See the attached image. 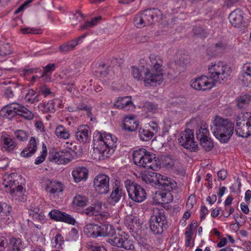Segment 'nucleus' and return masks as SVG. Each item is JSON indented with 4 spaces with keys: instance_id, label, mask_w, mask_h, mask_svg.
<instances>
[{
    "instance_id": "nucleus-36",
    "label": "nucleus",
    "mask_w": 251,
    "mask_h": 251,
    "mask_svg": "<svg viewBox=\"0 0 251 251\" xmlns=\"http://www.w3.org/2000/svg\"><path fill=\"white\" fill-rule=\"evenodd\" d=\"M85 247L89 251H107L104 246L99 245L98 243L94 242L86 243Z\"/></svg>"
},
{
    "instance_id": "nucleus-29",
    "label": "nucleus",
    "mask_w": 251,
    "mask_h": 251,
    "mask_svg": "<svg viewBox=\"0 0 251 251\" xmlns=\"http://www.w3.org/2000/svg\"><path fill=\"white\" fill-rule=\"evenodd\" d=\"M242 74V81L244 84L247 86L251 85V63H247L243 65Z\"/></svg>"
},
{
    "instance_id": "nucleus-46",
    "label": "nucleus",
    "mask_w": 251,
    "mask_h": 251,
    "mask_svg": "<svg viewBox=\"0 0 251 251\" xmlns=\"http://www.w3.org/2000/svg\"><path fill=\"white\" fill-rule=\"evenodd\" d=\"M83 20V16L79 11H76L72 18V22L74 25H76Z\"/></svg>"
},
{
    "instance_id": "nucleus-21",
    "label": "nucleus",
    "mask_w": 251,
    "mask_h": 251,
    "mask_svg": "<svg viewBox=\"0 0 251 251\" xmlns=\"http://www.w3.org/2000/svg\"><path fill=\"white\" fill-rule=\"evenodd\" d=\"M230 24L234 27H239L243 22V13L239 9L232 11L228 17Z\"/></svg>"
},
{
    "instance_id": "nucleus-8",
    "label": "nucleus",
    "mask_w": 251,
    "mask_h": 251,
    "mask_svg": "<svg viewBox=\"0 0 251 251\" xmlns=\"http://www.w3.org/2000/svg\"><path fill=\"white\" fill-rule=\"evenodd\" d=\"M235 132L242 137L251 135V116L248 113H241L236 117Z\"/></svg>"
},
{
    "instance_id": "nucleus-62",
    "label": "nucleus",
    "mask_w": 251,
    "mask_h": 251,
    "mask_svg": "<svg viewBox=\"0 0 251 251\" xmlns=\"http://www.w3.org/2000/svg\"><path fill=\"white\" fill-rule=\"evenodd\" d=\"M239 0H225L224 5L227 7L233 5L237 3Z\"/></svg>"
},
{
    "instance_id": "nucleus-9",
    "label": "nucleus",
    "mask_w": 251,
    "mask_h": 251,
    "mask_svg": "<svg viewBox=\"0 0 251 251\" xmlns=\"http://www.w3.org/2000/svg\"><path fill=\"white\" fill-rule=\"evenodd\" d=\"M125 184L129 197L132 201L141 202L146 200L147 196L146 191L140 185L130 180H126L125 181Z\"/></svg>"
},
{
    "instance_id": "nucleus-45",
    "label": "nucleus",
    "mask_w": 251,
    "mask_h": 251,
    "mask_svg": "<svg viewBox=\"0 0 251 251\" xmlns=\"http://www.w3.org/2000/svg\"><path fill=\"white\" fill-rule=\"evenodd\" d=\"M16 138L21 141H24L27 140V135L26 133L21 130H19L15 132Z\"/></svg>"
},
{
    "instance_id": "nucleus-18",
    "label": "nucleus",
    "mask_w": 251,
    "mask_h": 251,
    "mask_svg": "<svg viewBox=\"0 0 251 251\" xmlns=\"http://www.w3.org/2000/svg\"><path fill=\"white\" fill-rule=\"evenodd\" d=\"M124 194L122 186L119 181H116L113 187L112 192L108 198L109 202L115 204L118 202Z\"/></svg>"
},
{
    "instance_id": "nucleus-30",
    "label": "nucleus",
    "mask_w": 251,
    "mask_h": 251,
    "mask_svg": "<svg viewBox=\"0 0 251 251\" xmlns=\"http://www.w3.org/2000/svg\"><path fill=\"white\" fill-rule=\"evenodd\" d=\"M168 226L165 225H161L155 222V220H152L150 219V227L151 231L153 234L158 235L162 234L168 228Z\"/></svg>"
},
{
    "instance_id": "nucleus-3",
    "label": "nucleus",
    "mask_w": 251,
    "mask_h": 251,
    "mask_svg": "<svg viewBox=\"0 0 251 251\" xmlns=\"http://www.w3.org/2000/svg\"><path fill=\"white\" fill-rule=\"evenodd\" d=\"M117 140L115 136L105 132H99L94 135V148L100 153V159H105L113 153Z\"/></svg>"
},
{
    "instance_id": "nucleus-6",
    "label": "nucleus",
    "mask_w": 251,
    "mask_h": 251,
    "mask_svg": "<svg viewBox=\"0 0 251 251\" xmlns=\"http://www.w3.org/2000/svg\"><path fill=\"white\" fill-rule=\"evenodd\" d=\"M160 11L157 9H147L137 14L133 20L134 24L137 28L150 26L158 19Z\"/></svg>"
},
{
    "instance_id": "nucleus-5",
    "label": "nucleus",
    "mask_w": 251,
    "mask_h": 251,
    "mask_svg": "<svg viewBox=\"0 0 251 251\" xmlns=\"http://www.w3.org/2000/svg\"><path fill=\"white\" fill-rule=\"evenodd\" d=\"M133 160L135 164L140 167L153 170H157L160 168V161L156 158L155 155L144 148L134 151Z\"/></svg>"
},
{
    "instance_id": "nucleus-38",
    "label": "nucleus",
    "mask_w": 251,
    "mask_h": 251,
    "mask_svg": "<svg viewBox=\"0 0 251 251\" xmlns=\"http://www.w3.org/2000/svg\"><path fill=\"white\" fill-rule=\"evenodd\" d=\"M176 64L182 68H186L190 63V58L185 55H181L175 61Z\"/></svg>"
},
{
    "instance_id": "nucleus-28",
    "label": "nucleus",
    "mask_w": 251,
    "mask_h": 251,
    "mask_svg": "<svg viewBox=\"0 0 251 251\" xmlns=\"http://www.w3.org/2000/svg\"><path fill=\"white\" fill-rule=\"evenodd\" d=\"M114 106L118 108L129 110L133 107V103L130 97H125L119 98L114 103Z\"/></svg>"
},
{
    "instance_id": "nucleus-44",
    "label": "nucleus",
    "mask_w": 251,
    "mask_h": 251,
    "mask_svg": "<svg viewBox=\"0 0 251 251\" xmlns=\"http://www.w3.org/2000/svg\"><path fill=\"white\" fill-rule=\"evenodd\" d=\"M11 46L9 44H5L0 46V55L5 56L11 54Z\"/></svg>"
},
{
    "instance_id": "nucleus-32",
    "label": "nucleus",
    "mask_w": 251,
    "mask_h": 251,
    "mask_svg": "<svg viewBox=\"0 0 251 251\" xmlns=\"http://www.w3.org/2000/svg\"><path fill=\"white\" fill-rule=\"evenodd\" d=\"M98 231L99 237L113 235L115 232L112 226L108 225H99Z\"/></svg>"
},
{
    "instance_id": "nucleus-25",
    "label": "nucleus",
    "mask_w": 251,
    "mask_h": 251,
    "mask_svg": "<svg viewBox=\"0 0 251 251\" xmlns=\"http://www.w3.org/2000/svg\"><path fill=\"white\" fill-rule=\"evenodd\" d=\"M72 175L74 181L78 183L87 179L88 171L85 167H77L73 171Z\"/></svg>"
},
{
    "instance_id": "nucleus-42",
    "label": "nucleus",
    "mask_w": 251,
    "mask_h": 251,
    "mask_svg": "<svg viewBox=\"0 0 251 251\" xmlns=\"http://www.w3.org/2000/svg\"><path fill=\"white\" fill-rule=\"evenodd\" d=\"M90 207L92 208V212L93 215L95 216L100 215L102 210V204L100 202H96L94 204H92Z\"/></svg>"
},
{
    "instance_id": "nucleus-4",
    "label": "nucleus",
    "mask_w": 251,
    "mask_h": 251,
    "mask_svg": "<svg viewBox=\"0 0 251 251\" xmlns=\"http://www.w3.org/2000/svg\"><path fill=\"white\" fill-rule=\"evenodd\" d=\"M234 129L233 124L227 119L217 116L213 122L211 130L221 142L226 143L231 137Z\"/></svg>"
},
{
    "instance_id": "nucleus-63",
    "label": "nucleus",
    "mask_w": 251,
    "mask_h": 251,
    "mask_svg": "<svg viewBox=\"0 0 251 251\" xmlns=\"http://www.w3.org/2000/svg\"><path fill=\"white\" fill-rule=\"evenodd\" d=\"M217 200V196L213 194L211 196H208L206 198L207 201L211 205L213 204Z\"/></svg>"
},
{
    "instance_id": "nucleus-22",
    "label": "nucleus",
    "mask_w": 251,
    "mask_h": 251,
    "mask_svg": "<svg viewBox=\"0 0 251 251\" xmlns=\"http://www.w3.org/2000/svg\"><path fill=\"white\" fill-rule=\"evenodd\" d=\"M151 220H155V222L157 221V223L168 226L165 210L163 208H154Z\"/></svg>"
},
{
    "instance_id": "nucleus-60",
    "label": "nucleus",
    "mask_w": 251,
    "mask_h": 251,
    "mask_svg": "<svg viewBox=\"0 0 251 251\" xmlns=\"http://www.w3.org/2000/svg\"><path fill=\"white\" fill-rule=\"evenodd\" d=\"M149 126L155 133L157 132L160 128L158 124L154 121L151 122L149 123Z\"/></svg>"
},
{
    "instance_id": "nucleus-41",
    "label": "nucleus",
    "mask_w": 251,
    "mask_h": 251,
    "mask_svg": "<svg viewBox=\"0 0 251 251\" xmlns=\"http://www.w3.org/2000/svg\"><path fill=\"white\" fill-rule=\"evenodd\" d=\"M154 133L149 130L143 129L139 131V137L143 141H148L153 136Z\"/></svg>"
},
{
    "instance_id": "nucleus-51",
    "label": "nucleus",
    "mask_w": 251,
    "mask_h": 251,
    "mask_svg": "<svg viewBox=\"0 0 251 251\" xmlns=\"http://www.w3.org/2000/svg\"><path fill=\"white\" fill-rule=\"evenodd\" d=\"M197 223L196 222L191 223L186 228L185 233H189V235H193L194 231L195 230V228L197 226Z\"/></svg>"
},
{
    "instance_id": "nucleus-13",
    "label": "nucleus",
    "mask_w": 251,
    "mask_h": 251,
    "mask_svg": "<svg viewBox=\"0 0 251 251\" xmlns=\"http://www.w3.org/2000/svg\"><path fill=\"white\" fill-rule=\"evenodd\" d=\"M107 242L113 246L122 248L125 250H128L134 248L132 241L120 234L112 236L107 239Z\"/></svg>"
},
{
    "instance_id": "nucleus-34",
    "label": "nucleus",
    "mask_w": 251,
    "mask_h": 251,
    "mask_svg": "<svg viewBox=\"0 0 251 251\" xmlns=\"http://www.w3.org/2000/svg\"><path fill=\"white\" fill-rule=\"evenodd\" d=\"M88 202V198L85 196L80 195H78L75 197L73 201L74 205L78 207H84L86 206Z\"/></svg>"
},
{
    "instance_id": "nucleus-11",
    "label": "nucleus",
    "mask_w": 251,
    "mask_h": 251,
    "mask_svg": "<svg viewBox=\"0 0 251 251\" xmlns=\"http://www.w3.org/2000/svg\"><path fill=\"white\" fill-rule=\"evenodd\" d=\"M180 145L191 151L196 152L198 151L199 147L194 141V132L193 130L187 129L182 131L180 137L178 139Z\"/></svg>"
},
{
    "instance_id": "nucleus-33",
    "label": "nucleus",
    "mask_w": 251,
    "mask_h": 251,
    "mask_svg": "<svg viewBox=\"0 0 251 251\" xmlns=\"http://www.w3.org/2000/svg\"><path fill=\"white\" fill-rule=\"evenodd\" d=\"M55 135L59 138L69 139L70 134L66 128L62 125L58 126L55 129Z\"/></svg>"
},
{
    "instance_id": "nucleus-43",
    "label": "nucleus",
    "mask_w": 251,
    "mask_h": 251,
    "mask_svg": "<svg viewBox=\"0 0 251 251\" xmlns=\"http://www.w3.org/2000/svg\"><path fill=\"white\" fill-rule=\"evenodd\" d=\"M56 66L54 63L48 64L43 68V72L41 75V77L47 76L48 74L52 73L55 69Z\"/></svg>"
},
{
    "instance_id": "nucleus-19",
    "label": "nucleus",
    "mask_w": 251,
    "mask_h": 251,
    "mask_svg": "<svg viewBox=\"0 0 251 251\" xmlns=\"http://www.w3.org/2000/svg\"><path fill=\"white\" fill-rule=\"evenodd\" d=\"M84 34L77 38L62 44L59 47V50L63 52H68L75 49V47L82 42V40L86 37Z\"/></svg>"
},
{
    "instance_id": "nucleus-14",
    "label": "nucleus",
    "mask_w": 251,
    "mask_h": 251,
    "mask_svg": "<svg viewBox=\"0 0 251 251\" xmlns=\"http://www.w3.org/2000/svg\"><path fill=\"white\" fill-rule=\"evenodd\" d=\"M49 215L50 219L55 221L64 222L72 225L75 223V219L71 215L57 210H51Z\"/></svg>"
},
{
    "instance_id": "nucleus-10",
    "label": "nucleus",
    "mask_w": 251,
    "mask_h": 251,
    "mask_svg": "<svg viewBox=\"0 0 251 251\" xmlns=\"http://www.w3.org/2000/svg\"><path fill=\"white\" fill-rule=\"evenodd\" d=\"M156 187H157L159 189L168 192V193L162 192L160 194L161 198L163 199L162 201L164 202H169L168 201L165 200L166 197H170L171 198L170 200L172 201V196L169 192L176 189V183L174 180L160 174V177L158 178Z\"/></svg>"
},
{
    "instance_id": "nucleus-23",
    "label": "nucleus",
    "mask_w": 251,
    "mask_h": 251,
    "mask_svg": "<svg viewBox=\"0 0 251 251\" xmlns=\"http://www.w3.org/2000/svg\"><path fill=\"white\" fill-rule=\"evenodd\" d=\"M37 150V146L35 138L32 137L26 147L21 152V155L23 157H29L35 153Z\"/></svg>"
},
{
    "instance_id": "nucleus-47",
    "label": "nucleus",
    "mask_w": 251,
    "mask_h": 251,
    "mask_svg": "<svg viewBox=\"0 0 251 251\" xmlns=\"http://www.w3.org/2000/svg\"><path fill=\"white\" fill-rule=\"evenodd\" d=\"M46 155L47 148H45V150H42V152H41L40 155L36 158V159L35 160L34 163L36 165H39L42 163L45 160Z\"/></svg>"
},
{
    "instance_id": "nucleus-40",
    "label": "nucleus",
    "mask_w": 251,
    "mask_h": 251,
    "mask_svg": "<svg viewBox=\"0 0 251 251\" xmlns=\"http://www.w3.org/2000/svg\"><path fill=\"white\" fill-rule=\"evenodd\" d=\"M209 133L206 127H201L197 132V137L200 141L209 138Z\"/></svg>"
},
{
    "instance_id": "nucleus-16",
    "label": "nucleus",
    "mask_w": 251,
    "mask_h": 251,
    "mask_svg": "<svg viewBox=\"0 0 251 251\" xmlns=\"http://www.w3.org/2000/svg\"><path fill=\"white\" fill-rule=\"evenodd\" d=\"M90 130L88 126L82 125L79 126L75 132V137L80 143H86L89 140Z\"/></svg>"
},
{
    "instance_id": "nucleus-20",
    "label": "nucleus",
    "mask_w": 251,
    "mask_h": 251,
    "mask_svg": "<svg viewBox=\"0 0 251 251\" xmlns=\"http://www.w3.org/2000/svg\"><path fill=\"white\" fill-rule=\"evenodd\" d=\"M123 128L128 131H134L138 128L139 123L133 115L126 116L124 120Z\"/></svg>"
},
{
    "instance_id": "nucleus-35",
    "label": "nucleus",
    "mask_w": 251,
    "mask_h": 251,
    "mask_svg": "<svg viewBox=\"0 0 251 251\" xmlns=\"http://www.w3.org/2000/svg\"><path fill=\"white\" fill-rule=\"evenodd\" d=\"M29 214L33 218V220L37 222L41 221L45 217L42 211L38 208L30 209L29 210Z\"/></svg>"
},
{
    "instance_id": "nucleus-37",
    "label": "nucleus",
    "mask_w": 251,
    "mask_h": 251,
    "mask_svg": "<svg viewBox=\"0 0 251 251\" xmlns=\"http://www.w3.org/2000/svg\"><path fill=\"white\" fill-rule=\"evenodd\" d=\"M251 96L249 95H244L240 96L237 100V106L240 108L245 107L250 102Z\"/></svg>"
},
{
    "instance_id": "nucleus-2",
    "label": "nucleus",
    "mask_w": 251,
    "mask_h": 251,
    "mask_svg": "<svg viewBox=\"0 0 251 251\" xmlns=\"http://www.w3.org/2000/svg\"><path fill=\"white\" fill-rule=\"evenodd\" d=\"M149 58L151 69H146L143 77L141 71L136 67H132V75L137 80L143 79L145 86H156L163 81L162 63L161 57L155 54H151Z\"/></svg>"
},
{
    "instance_id": "nucleus-26",
    "label": "nucleus",
    "mask_w": 251,
    "mask_h": 251,
    "mask_svg": "<svg viewBox=\"0 0 251 251\" xmlns=\"http://www.w3.org/2000/svg\"><path fill=\"white\" fill-rule=\"evenodd\" d=\"M141 178L146 183L156 186L160 174L155 172H145L141 174Z\"/></svg>"
},
{
    "instance_id": "nucleus-12",
    "label": "nucleus",
    "mask_w": 251,
    "mask_h": 251,
    "mask_svg": "<svg viewBox=\"0 0 251 251\" xmlns=\"http://www.w3.org/2000/svg\"><path fill=\"white\" fill-rule=\"evenodd\" d=\"M95 190L100 194H106L109 191V177L104 174L97 175L93 180Z\"/></svg>"
},
{
    "instance_id": "nucleus-17",
    "label": "nucleus",
    "mask_w": 251,
    "mask_h": 251,
    "mask_svg": "<svg viewBox=\"0 0 251 251\" xmlns=\"http://www.w3.org/2000/svg\"><path fill=\"white\" fill-rule=\"evenodd\" d=\"M69 153L68 151H61L50 154L49 160L58 164H65L70 161L68 156Z\"/></svg>"
},
{
    "instance_id": "nucleus-15",
    "label": "nucleus",
    "mask_w": 251,
    "mask_h": 251,
    "mask_svg": "<svg viewBox=\"0 0 251 251\" xmlns=\"http://www.w3.org/2000/svg\"><path fill=\"white\" fill-rule=\"evenodd\" d=\"M44 186L46 191L51 194L63 191L62 184L57 181L45 179L44 181Z\"/></svg>"
},
{
    "instance_id": "nucleus-31",
    "label": "nucleus",
    "mask_w": 251,
    "mask_h": 251,
    "mask_svg": "<svg viewBox=\"0 0 251 251\" xmlns=\"http://www.w3.org/2000/svg\"><path fill=\"white\" fill-rule=\"evenodd\" d=\"M24 243L19 238H11L9 242V251H23Z\"/></svg>"
},
{
    "instance_id": "nucleus-7",
    "label": "nucleus",
    "mask_w": 251,
    "mask_h": 251,
    "mask_svg": "<svg viewBox=\"0 0 251 251\" xmlns=\"http://www.w3.org/2000/svg\"><path fill=\"white\" fill-rule=\"evenodd\" d=\"M1 115L9 119L16 115H20L27 120H32L34 117L30 111L18 103H11L7 105L1 109Z\"/></svg>"
},
{
    "instance_id": "nucleus-53",
    "label": "nucleus",
    "mask_w": 251,
    "mask_h": 251,
    "mask_svg": "<svg viewBox=\"0 0 251 251\" xmlns=\"http://www.w3.org/2000/svg\"><path fill=\"white\" fill-rule=\"evenodd\" d=\"M62 237L61 235L57 234L54 238L52 239L51 243L54 246H56L58 244L61 245Z\"/></svg>"
},
{
    "instance_id": "nucleus-59",
    "label": "nucleus",
    "mask_w": 251,
    "mask_h": 251,
    "mask_svg": "<svg viewBox=\"0 0 251 251\" xmlns=\"http://www.w3.org/2000/svg\"><path fill=\"white\" fill-rule=\"evenodd\" d=\"M227 174V171L225 170L219 171L217 173L218 177L222 180H225L226 178Z\"/></svg>"
},
{
    "instance_id": "nucleus-52",
    "label": "nucleus",
    "mask_w": 251,
    "mask_h": 251,
    "mask_svg": "<svg viewBox=\"0 0 251 251\" xmlns=\"http://www.w3.org/2000/svg\"><path fill=\"white\" fill-rule=\"evenodd\" d=\"M44 109L43 110L44 112H51L53 111V105L51 102H48L43 105Z\"/></svg>"
},
{
    "instance_id": "nucleus-55",
    "label": "nucleus",
    "mask_w": 251,
    "mask_h": 251,
    "mask_svg": "<svg viewBox=\"0 0 251 251\" xmlns=\"http://www.w3.org/2000/svg\"><path fill=\"white\" fill-rule=\"evenodd\" d=\"M38 29L34 28H23L21 29V31L23 34H27V33H39L37 31Z\"/></svg>"
},
{
    "instance_id": "nucleus-24",
    "label": "nucleus",
    "mask_w": 251,
    "mask_h": 251,
    "mask_svg": "<svg viewBox=\"0 0 251 251\" xmlns=\"http://www.w3.org/2000/svg\"><path fill=\"white\" fill-rule=\"evenodd\" d=\"M1 150L8 152H12L17 147L14 140L9 136H2L1 137Z\"/></svg>"
},
{
    "instance_id": "nucleus-56",
    "label": "nucleus",
    "mask_w": 251,
    "mask_h": 251,
    "mask_svg": "<svg viewBox=\"0 0 251 251\" xmlns=\"http://www.w3.org/2000/svg\"><path fill=\"white\" fill-rule=\"evenodd\" d=\"M37 73V69H34V68H30V69H24L22 72V75L26 76H28L30 75L33 74V73Z\"/></svg>"
},
{
    "instance_id": "nucleus-58",
    "label": "nucleus",
    "mask_w": 251,
    "mask_h": 251,
    "mask_svg": "<svg viewBox=\"0 0 251 251\" xmlns=\"http://www.w3.org/2000/svg\"><path fill=\"white\" fill-rule=\"evenodd\" d=\"M208 210L205 206H201V208L200 217L201 220L205 219V215L208 214Z\"/></svg>"
},
{
    "instance_id": "nucleus-50",
    "label": "nucleus",
    "mask_w": 251,
    "mask_h": 251,
    "mask_svg": "<svg viewBox=\"0 0 251 251\" xmlns=\"http://www.w3.org/2000/svg\"><path fill=\"white\" fill-rule=\"evenodd\" d=\"M38 93H40L44 95L45 97H46L47 96L51 94V92L49 88L47 87V86L44 85L39 88Z\"/></svg>"
},
{
    "instance_id": "nucleus-54",
    "label": "nucleus",
    "mask_w": 251,
    "mask_h": 251,
    "mask_svg": "<svg viewBox=\"0 0 251 251\" xmlns=\"http://www.w3.org/2000/svg\"><path fill=\"white\" fill-rule=\"evenodd\" d=\"M35 95V92L33 89H30L25 96V100L27 102H30V100L33 99Z\"/></svg>"
},
{
    "instance_id": "nucleus-57",
    "label": "nucleus",
    "mask_w": 251,
    "mask_h": 251,
    "mask_svg": "<svg viewBox=\"0 0 251 251\" xmlns=\"http://www.w3.org/2000/svg\"><path fill=\"white\" fill-rule=\"evenodd\" d=\"M7 244L6 239L3 236H0V251L3 250Z\"/></svg>"
},
{
    "instance_id": "nucleus-48",
    "label": "nucleus",
    "mask_w": 251,
    "mask_h": 251,
    "mask_svg": "<svg viewBox=\"0 0 251 251\" xmlns=\"http://www.w3.org/2000/svg\"><path fill=\"white\" fill-rule=\"evenodd\" d=\"M145 108L148 111L155 113L158 109V105L154 103L147 102L145 105Z\"/></svg>"
},
{
    "instance_id": "nucleus-64",
    "label": "nucleus",
    "mask_w": 251,
    "mask_h": 251,
    "mask_svg": "<svg viewBox=\"0 0 251 251\" xmlns=\"http://www.w3.org/2000/svg\"><path fill=\"white\" fill-rule=\"evenodd\" d=\"M220 211H221L220 207H217L215 209H214L211 213V216L214 218L218 216L220 214Z\"/></svg>"
},
{
    "instance_id": "nucleus-39",
    "label": "nucleus",
    "mask_w": 251,
    "mask_h": 251,
    "mask_svg": "<svg viewBox=\"0 0 251 251\" xmlns=\"http://www.w3.org/2000/svg\"><path fill=\"white\" fill-rule=\"evenodd\" d=\"M200 142L201 146L205 151H210L213 147V141L210 137L205 138Z\"/></svg>"
},
{
    "instance_id": "nucleus-61",
    "label": "nucleus",
    "mask_w": 251,
    "mask_h": 251,
    "mask_svg": "<svg viewBox=\"0 0 251 251\" xmlns=\"http://www.w3.org/2000/svg\"><path fill=\"white\" fill-rule=\"evenodd\" d=\"M5 96L7 98H12L14 97V91L11 88H8L5 90L4 92Z\"/></svg>"
},
{
    "instance_id": "nucleus-49",
    "label": "nucleus",
    "mask_w": 251,
    "mask_h": 251,
    "mask_svg": "<svg viewBox=\"0 0 251 251\" xmlns=\"http://www.w3.org/2000/svg\"><path fill=\"white\" fill-rule=\"evenodd\" d=\"M76 108L78 110H84L87 111V114L89 117H91L92 112L91 108L90 107L87 106L84 103H79L76 105Z\"/></svg>"
},
{
    "instance_id": "nucleus-27",
    "label": "nucleus",
    "mask_w": 251,
    "mask_h": 251,
    "mask_svg": "<svg viewBox=\"0 0 251 251\" xmlns=\"http://www.w3.org/2000/svg\"><path fill=\"white\" fill-rule=\"evenodd\" d=\"M99 225L95 224H88L83 228L84 234L87 237L97 238L98 236Z\"/></svg>"
},
{
    "instance_id": "nucleus-1",
    "label": "nucleus",
    "mask_w": 251,
    "mask_h": 251,
    "mask_svg": "<svg viewBox=\"0 0 251 251\" xmlns=\"http://www.w3.org/2000/svg\"><path fill=\"white\" fill-rule=\"evenodd\" d=\"M208 76L201 75L191 81L192 88L198 91H207L213 88L215 82H221L227 80L231 73L229 66L223 62H212L208 66Z\"/></svg>"
}]
</instances>
